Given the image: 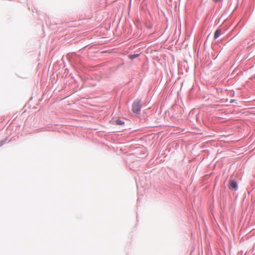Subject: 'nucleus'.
Listing matches in <instances>:
<instances>
[{"label":"nucleus","mask_w":255,"mask_h":255,"mask_svg":"<svg viewBox=\"0 0 255 255\" xmlns=\"http://www.w3.org/2000/svg\"><path fill=\"white\" fill-rule=\"evenodd\" d=\"M141 104L140 101L134 102L132 105V111L134 113L138 114L140 111Z\"/></svg>","instance_id":"f257e3e1"},{"label":"nucleus","mask_w":255,"mask_h":255,"mask_svg":"<svg viewBox=\"0 0 255 255\" xmlns=\"http://www.w3.org/2000/svg\"><path fill=\"white\" fill-rule=\"evenodd\" d=\"M237 183L234 180H231L230 181L229 188L236 190L237 188Z\"/></svg>","instance_id":"f03ea898"},{"label":"nucleus","mask_w":255,"mask_h":255,"mask_svg":"<svg viewBox=\"0 0 255 255\" xmlns=\"http://www.w3.org/2000/svg\"><path fill=\"white\" fill-rule=\"evenodd\" d=\"M222 34L221 30L220 29H217L214 33V39H217Z\"/></svg>","instance_id":"7ed1b4c3"},{"label":"nucleus","mask_w":255,"mask_h":255,"mask_svg":"<svg viewBox=\"0 0 255 255\" xmlns=\"http://www.w3.org/2000/svg\"><path fill=\"white\" fill-rule=\"evenodd\" d=\"M138 56V54H133V55H129L128 56L129 58L131 59H134Z\"/></svg>","instance_id":"20e7f679"},{"label":"nucleus","mask_w":255,"mask_h":255,"mask_svg":"<svg viewBox=\"0 0 255 255\" xmlns=\"http://www.w3.org/2000/svg\"><path fill=\"white\" fill-rule=\"evenodd\" d=\"M116 123L117 124V125H122L124 124V123L121 120H118L116 121Z\"/></svg>","instance_id":"39448f33"},{"label":"nucleus","mask_w":255,"mask_h":255,"mask_svg":"<svg viewBox=\"0 0 255 255\" xmlns=\"http://www.w3.org/2000/svg\"><path fill=\"white\" fill-rule=\"evenodd\" d=\"M216 2H217V1H220V0H214Z\"/></svg>","instance_id":"423d86ee"}]
</instances>
